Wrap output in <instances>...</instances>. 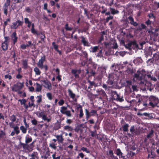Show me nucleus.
Segmentation results:
<instances>
[{"label":"nucleus","instance_id":"nucleus-1","mask_svg":"<svg viewBox=\"0 0 159 159\" xmlns=\"http://www.w3.org/2000/svg\"><path fill=\"white\" fill-rule=\"evenodd\" d=\"M148 99L149 101V105L153 108L159 103L158 98L155 96H150Z\"/></svg>","mask_w":159,"mask_h":159},{"label":"nucleus","instance_id":"nucleus-2","mask_svg":"<svg viewBox=\"0 0 159 159\" xmlns=\"http://www.w3.org/2000/svg\"><path fill=\"white\" fill-rule=\"evenodd\" d=\"M18 101L20 102L21 105L23 106V107L26 110H28L29 107H31L32 106H33L34 107H35V105L34 104V102H31V103H30V102H29L28 105L26 104V103L27 101L24 98H23L22 99H19Z\"/></svg>","mask_w":159,"mask_h":159},{"label":"nucleus","instance_id":"nucleus-3","mask_svg":"<svg viewBox=\"0 0 159 159\" xmlns=\"http://www.w3.org/2000/svg\"><path fill=\"white\" fill-rule=\"evenodd\" d=\"M85 114L86 115V118L87 120L91 116H95L96 115L97 116H98V114H97V111L95 110H92L90 112L87 109L85 110Z\"/></svg>","mask_w":159,"mask_h":159},{"label":"nucleus","instance_id":"nucleus-4","mask_svg":"<svg viewBox=\"0 0 159 159\" xmlns=\"http://www.w3.org/2000/svg\"><path fill=\"white\" fill-rule=\"evenodd\" d=\"M143 77V74L141 71L138 70L137 73L135 74L134 75L133 80H134V79L135 78L136 80L140 81V82L139 83L140 84H144V83L142 81Z\"/></svg>","mask_w":159,"mask_h":159},{"label":"nucleus","instance_id":"nucleus-5","mask_svg":"<svg viewBox=\"0 0 159 159\" xmlns=\"http://www.w3.org/2000/svg\"><path fill=\"white\" fill-rule=\"evenodd\" d=\"M23 83L17 82L16 84H14L11 87V89L13 91L17 92L19 90H20L23 87Z\"/></svg>","mask_w":159,"mask_h":159},{"label":"nucleus","instance_id":"nucleus-6","mask_svg":"<svg viewBox=\"0 0 159 159\" xmlns=\"http://www.w3.org/2000/svg\"><path fill=\"white\" fill-rule=\"evenodd\" d=\"M11 3V0H6L3 4L2 8V10L4 14L7 16L8 14V7L10 6Z\"/></svg>","mask_w":159,"mask_h":159},{"label":"nucleus","instance_id":"nucleus-7","mask_svg":"<svg viewBox=\"0 0 159 159\" xmlns=\"http://www.w3.org/2000/svg\"><path fill=\"white\" fill-rule=\"evenodd\" d=\"M112 97L114 100H116L117 102H122L124 101L123 96H121L118 94L116 91L112 93Z\"/></svg>","mask_w":159,"mask_h":159},{"label":"nucleus","instance_id":"nucleus-8","mask_svg":"<svg viewBox=\"0 0 159 159\" xmlns=\"http://www.w3.org/2000/svg\"><path fill=\"white\" fill-rule=\"evenodd\" d=\"M60 112L62 114L66 115L68 117H70L72 116L70 111L67 110V108L64 106H63L61 108Z\"/></svg>","mask_w":159,"mask_h":159},{"label":"nucleus","instance_id":"nucleus-9","mask_svg":"<svg viewBox=\"0 0 159 159\" xmlns=\"http://www.w3.org/2000/svg\"><path fill=\"white\" fill-rule=\"evenodd\" d=\"M20 146H21L24 150H26L28 152H30L32 151L33 148L30 145V144H25L20 142Z\"/></svg>","mask_w":159,"mask_h":159},{"label":"nucleus","instance_id":"nucleus-10","mask_svg":"<svg viewBox=\"0 0 159 159\" xmlns=\"http://www.w3.org/2000/svg\"><path fill=\"white\" fill-rule=\"evenodd\" d=\"M96 92L97 93V94L96 96H98V98L102 99V97L104 98L107 97V96L105 92L102 89L101 90L98 89L97 90Z\"/></svg>","mask_w":159,"mask_h":159},{"label":"nucleus","instance_id":"nucleus-11","mask_svg":"<svg viewBox=\"0 0 159 159\" xmlns=\"http://www.w3.org/2000/svg\"><path fill=\"white\" fill-rule=\"evenodd\" d=\"M46 61V57L45 55L41 57L37 63L38 66L41 69L43 68V63Z\"/></svg>","mask_w":159,"mask_h":159},{"label":"nucleus","instance_id":"nucleus-12","mask_svg":"<svg viewBox=\"0 0 159 159\" xmlns=\"http://www.w3.org/2000/svg\"><path fill=\"white\" fill-rule=\"evenodd\" d=\"M11 37L12 41L13 44L15 45L17 42L18 39L16 33V32H13L11 35Z\"/></svg>","mask_w":159,"mask_h":159},{"label":"nucleus","instance_id":"nucleus-13","mask_svg":"<svg viewBox=\"0 0 159 159\" xmlns=\"http://www.w3.org/2000/svg\"><path fill=\"white\" fill-rule=\"evenodd\" d=\"M81 39V43H82L84 46L89 47L90 46V43L87 40V38L82 36L80 37Z\"/></svg>","mask_w":159,"mask_h":159},{"label":"nucleus","instance_id":"nucleus-14","mask_svg":"<svg viewBox=\"0 0 159 159\" xmlns=\"http://www.w3.org/2000/svg\"><path fill=\"white\" fill-rule=\"evenodd\" d=\"M111 75L110 74L108 75V80L107 81V85H111L110 86H109L108 87L109 88H110L111 86H112L113 84H114V80L113 79V78H111Z\"/></svg>","mask_w":159,"mask_h":159},{"label":"nucleus","instance_id":"nucleus-15","mask_svg":"<svg viewBox=\"0 0 159 159\" xmlns=\"http://www.w3.org/2000/svg\"><path fill=\"white\" fill-rule=\"evenodd\" d=\"M132 82L131 80H126L122 84L125 87L129 88L131 90L130 87L132 85Z\"/></svg>","mask_w":159,"mask_h":159},{"label":"nucleus","instance_id":"nucleus-16","mask_svg":"<svg viewBox=\"0 0 159 159\" xmlns=\"http://www.w3.org/2000/svg\"><path fill=\"white\" fill-rule=\"evenodd\" d=\"M128 19L130 21V24L134 26H137L138 25V23L134 21V20L133 17L131 16H130L128 18Z\"/></svg>","mask_w":159,"mask_h":159},{"label":"nucleus","instance_id":"nucleus-17","mask_svg":"<svg viewBox=\"0 0 159 159\" xmlns=\"http://www.w3.org/2000/svg\"><path fill=\"white\" fill-rule=\"evenodd\" d=\"M55 137L56 138L57 142L58 143H63V141L64 140V139L63 137L62 134L57 135L55 136Z\"/></svg>","mask_w":159,"mask_h":159},{"label":"nucleus","instance_id":"nucleus-18","mask_svg":"<svg viewBox=\"0 0 159 159\" xmlns=\"http://www.w3.org/2000/svg\"><path fill=\"white\" fill-rule=\"evenodd\" d=\"M131 50H134L135 49H138L139 47L137 43L135 41H131Z\"/></svg>","mask_w":159,"mask_h":159},{"label":"nucleus","instance_id":"nucleus-19","mask_svg":"<svg viewBox=\"0 0 159 159\" xmlns=\"http://www.w3.org/2000/svg\"><path fill=\"white\" fill-rule=\"evenodd\" d=\"M8 43L3 42L2 44V49L4 51L7 50L8 49L9 45Z\"/></svg>","mask_w":159,"mask_h":159},{"label":"nucleus","instance_id":"nucleus-20","mask_svg":"<svg viewBox=\"0 0 159 159\" xmlns=\"http://www.w3.org/2000/svg\"><path fill=\"white\" fill-rule=\"evenodd\" d=\"M37 116L39 118H41L43 120L45 116L46 115L43 112L38 111L36 113Z\"/></svg>","mask_w":159,"mask_h":159},{"label":"nucleus","instance_id":"nucleus-21","mask_svg":"<svg viewBox=\"0 0 159 159\" xmlns=\"http://www.w3.org/2000/svg\"><path fill=\"white\" fill-rule=\"evenodd\" d=\"M116 154L119 157H120L121 158H123L124 159L125 156H123L122 155L123 154V153L120 150L119 148H117L116 151Z\"/></svg>","mask_w":159,"mask_h":159},{"label":"nucleus","instance_id":"nucleus-22","mask_svg":"<svg viewBox=\"0 0 159 159\" xmlns=\"http://www.w3.org/2000/svg\"><path fill=\"white\" fill-rule=\"evenodd\" d=\"M31 33L34 34H36L37 35H39V33L37 31L35 30L34 28V24H31Z\"/></svg>","mask_w":159,"mask_h":159},{"label":"nucleus","instance_id":"nucleus-23","mask_svg":"<svg viewBox=\"0 0 159 159\" xmlns=\"http://www.w3.org/2000/svg\"><path fill=\"white\" fill-rule=\"evenodd\" d=\"M78 72L79 73H80V70H77L75 69H72L71 70V73L72 74L74 75V76L75 77H79V75L77 73V72Z\"/></svg>","mask_w":159,"mask_h":159},{"label":"nucleus","instance_id":"nucleus-24","mask_svg":"<svg viewBox=\"0 0 159 159\" xmlns=\"http://www.w3.org/2000/svg\"><path fill=\"white\" fill-rule=\"evenodd\" d=\"M38 33H39V34L38 36H39L40 37L41 40L43 42H44V40L46 38L44 32H40Z\"/></svg>","mask_w":159,"mask_h":159},{"label":"nucleus","instance_id":"nucleus-25","mask_svg":"<svg viewBox=\"0 0 159 159\" xmlns=\"http://www.w3.org/2000/svg\"><path fill=\"white\" fill-rule=\"evenodd\" d=\"M129 127V126L128 124H125L122 127L123 131L124 132H128Z\"/></svg>","mask_w":159,"mask_h":159},{"label":"nucleus","instance_id":"nucleus-26","mask_svg":"<svg viewBox=\"0 0 159 159\" xmlns=\"http://www.w3.org/2000/svg\"><path fill=\"white\" fill-rule=\"evenodd\" d=\"M36 85L35 88L36 91L37 92H41L42 89V86L38 83H36Z\"/></svg>","mask_w":159,"mask_h":159},{"label":"nucleus","instance_id":"nucleus-27","mask_svg":"<svg viewBox=\"0 0 159 159\" xmlns=\"http://www.w3.org/2000/svg\"><path fill=\"white\" fill-rule=\"evenodd\" d=\"M68 92L69 93V95L70 98L74 99L75 96V94L73 93L72 91L70 89H68Z\"/></svg>","mask_w":159,"mask_h":159},{"label":"nucleus","instance_id":"nucleus-28","mask_svg":"<svg viewBox=\"0 0 159 159\" xmlns=\"http://www.w3.org/2000/svg\"><path fill=\"white\" fill-rule=\"evenodd\" d=\"M22 61L24 69H26L28 67L27 61L26 60H23Z\"/></svg>","mask_w":159,"mask_h":159},{"label":"nucleus","instance_id":"nucleus-29","mask_svg":"<svg viewBox=\"0 0 159 159\" xmlns=\"http://www.w3.org/2000/svg\"><path fill=\"white\" fill-rule=\"evenodd\" d=\"M110 10L111 11V13L113 15L116 14H118L119 13V11H118L116 10L113 8H110Z\"/></svg>","mask_w":159,"mask_h":159},{"label":"nucleus","instance_id":"nucleus-30","mask_svg":"<svg viewBox=\"0 0 159 159\" xmlns=\"http://www.w3.org/2000/svg\"><path fill=\"white\" fill-rule=\"evenodd\" d=\"M32 140V139L31 137L29 136H26L25 137V144L31 142Z\"/></svg>","mask_w":159,"mask_h":159},{"label":"nucleus","instance_id":"nucleus-31","mask_svg":"<svg viewBox=\"0 0 159 159\" xmlns=\"http://www.w3.org/2000/svg\"><path fill=\"white\" fill-rule=\"evenodd\" d=\"M88 81L89 83V85L88 87V88L90 89L92 88L93 86H94L95 87L97 86V84H95L93 81H91L89 80Z\"/></svg>","mask_w":159,"mask_h":159},{"label":"nucleus","instance_id":"nucleus-32","mask_svg":"<svg viewBox=\"0 0 159 159\" xmlns=\"http://www.w3.org/2000/svg\"><path fill=\"white\" fill-rule=\"evenodd\" d=\"M125 47L129 50H131V41L129 42L128 44L125 45Z\"/></svg>","mask_w":159,"mask_h":159},{"label":"nucleus","instance_id":"nucleus-33","mask_svg":"<svg viewBox=\"0 0 159 159\" xmlns=\"http://www.w3.org/2000/svg\"><path fill=\"white\" fill-rule=\"evenodd\" d=\"M64 129L65 130H67L68 131H72L73 130L72 127L69 125H66L64 126Z\"/></svg>","mask_w":159,"mask_h":159},{"label":"nucleus","instance_id":"nucleus-34","mask_svg":"<svg viewBox=\"0 0 159 159\" xmlns=\"http://www.w3.org/2000/svg\"><path fill=\"white\" fill-rule=\"evenodd\" d=\"M153 21L152 22V21H151L149 19L145 22V23L148 26H149L150 27L152 28L151 25L152 23H153Z\"/></svg>","mask_w":159,"mask_h":159},{"label":"nucleus","instance_id":"nucleus-35","mask_svg":"<svg viewBox=\"0 0 159 159\" xmlns=\"http://www.w3.org/2000/svg\"><path fill=\"white\" fill-rule=\"evenodd\" d=\"M13 128L16 134L17 135L20 133V131L19 129V128L18 126H16L13 127Z\"/></svg>","mask_w":159,"mask_h":159},{"label":"nucleus","instance_id":"nucleus-36","mask_svg":"<svg viewBox=\"0 0 159 159\" xmlns=\"http://www.w3.org/2000/svg\"><path fill=\"white\" fill-rule=\"evenodd\" d=\"M34 71L35 72V74L37 75H40L41 72L39 69L37 67H35L34 69Z\"/></svg>","mask_w":159,"mask_h":159},{"label":"nucleus","instance_id":"nucleus-37","mask_svg":"<svg viewBox=\"0 0 159 159\" xmlns=\"http://www.w3.org/2000/svg\"><path fill=\"white\" fill-rule=\"evenodd\" d=\"M20 129L23 134H25L27 132V129L23 126H21L20 127Z\"/></svg>","mask_w":159,"mask_h":159},{"label":"nucleus","instance_id":"nucleus-38","mask_svg":"<svg viewBox=\"0 0 159 159\" xmlns=\"http://www.w3.org/2000/svg\"><path fill=\"white\" fill-rule=\"evenodd\" d=\"M56 145V143L55 144L54 143L52 142L50 143L49 146L52 148L56 150L57 148Z\"/></svg>","mask_w":159,"mask_h":159},{"label":"nucleus","instance_id":"nucleus-39","mask_svg":"<svg viewBox=\"0 0 159 159\" xmlns=\"http://www.w3.org/2000/svg\"><path fill=\"white\" fill-rule=\"evenodd\" d=\"M46 85L47 86H45V88H47L50 90L52 89V87L51 83L48 81L47 84H46Z\"/></svg>","mask_w":159,"mask_h":159},{"label":"nucleus","instance_id":"nucleus-40","mask_svg":"<svg viewBox=\"0 0 159 159\" xmlns=\"http://www.w3.org/2000/svg\"><path fill=\"white\" fill-rule=\"evenodd\" d=\"M152 84L150 83H146L145 84V85L146 86H148V87L147 88L148 90H149L150 91H151L152 90V89L151 88L150 86H151Z\"/></svg>","mask_w":159,"mask_h":159},{"label":"nucleus","instance_id":"nucleus-41","mask_svg":"<svg viewBox=\"0 0 159 159\" xmlns=\"http://www.w3.org/2000/svg\"><path fill=\"white\" fill-rule=\"evenodd\" d=\"M57 154L56 152H55L52 155V157L53 159H60L61 156L60 155L58 156L57 157H56V154Z\"/></svg>","mask_w":159,"mask_h":159},{"label":"nucleus","instance_id":"nucleus-42","mask_svg":"<svg viewBox=\"0 0 159 159\" xmlns=\"http://www.w3.org/2000/svg\"><path fill=\"white\" fill-rule=\"evenodd\" d=\"M5 133L3 131V130H1L0 131V139H3L5 137Z\"/></svg>","mask_w":159,"mask_h":159},{"label":"nucleus","instance_id":"nucleus-43","mask_svg":"<svg viewBox=\"0 0 159 159\" xmlns=\"http://www.w3.org/2000/svg\"><path fill=\"white\" fill-rule=\"evenodd\" d=\"M18 26L17 25V22H16L12 23V25L11 26V28L12 29H16L17 28Z\"/></svg>","mask_w":159,"mask_h":159},{"label":"nucleus","instance_id":"nucleus-44","mask_svg":"<svg viewBox=\"0 0 159 159\" xmlns=\"http://www.w3.org/2000/svg\"><path fill=\"white\" fill-rule=\"evenodd\" d=\"M37 98L38 99L37 100L36 102L39 104L42 101V96L41 95H40L39 96H38Z\"/></svg>","mask_w":159,"mask_h":159},{"label":"nucleus","instance_id":"nucleus-45","mask_svg":"<svg viewBox=\"0 0 159 159\" xmlns=\"http://www.w3.org/2000/svg\"><path fill=\"white\" fill-rule=\"evenodd\" d=\"M16 116L14 115H13L11 116L10 120L12 122H14L16 120Z\"/></svg>","mask_w":159,"mask_h":159},{"label":"nucleus","instance_id":"nucleus-46","mask_svg":"<svg viewBox=\"0 0 159 159\" xmlns=\"http://www.w3.org/2000/svg\"><path fill=\"white\" fill-rule=\"evenodd\" d=\"M4 78L5 79H8L9 80H10L12 79V76L10 73H8L4 75Z\"/></svg>","mask_w":159,"mask_h":159},{"label":"nucleus","instance_id":"nucleus-47","mask_svg":"<svg viewBox=\"0 0 159 159\" xmlns=\"http://www.w3.org/2000/svg\"><path fill=\"white\" fill-rule=\"evenodd\" d=\"M46 96L48 99L51 100L52 99V95L50 93H46Z\"/></svg>","mask_w":159,"mask_h":159},{"label":"nucleus","instance_id":"nucleus-48","mask_svg":"<svg viewBox=\"0 0 159 159\" xmlns=\"http://www.w3.org/2000/svg\"><path fill=\"white\" fill-rule=\"evenodd\" d=\"M11 21V19L10 18H8L4 22L3 27L5 28L6 26L7 25V22Z\"/></svg>","mask_w":159,"mask_h":159},{"label":"nucleus","instance_id":"nucleus-49","mask_svg":"<svg viewBox=\"0 0 159 159\" xmlns=\"http://www.w3.org/2000/svg\"><path fill=\"white\" fill-rule=\"evenodd\" d=\"M148 17L149 19L152 18L153 19L154 21H155L156 17L153 14V13H150L148 14Z\"/></svg>","mask_w":159,"mask_h":159},{"label":"nucleus","instance_id":"nucleus-50","mask_svg":"<svg viewBox=\"0 0 159 159\" xmlns=\"http://www.w3.org/2000/svg\"><path fill=\"white\" fill-rule=\"evenodd\" d=\"M65 28L66 31H71L72 30V28L71 27H69L68 26V24L66 23L65 26Z\"/></svg>","mask_w":159,"mask_h":159},{"label":"nucleus","instance_id":"nucleus-51","mask_svg":"<svg viewBox=\"0 0 159 159\" xmlns=\"http://www.w3.org/2000/svg\"><path fill=\"white\" fill-rule=\"evenodd\" d=\"M154 131L152 129L149 133L147 135V138L148 139L150 138L153 135Z\"/></svg>","mask_w":159,"mask_h":159},{"label":"nucleus","instance_id":"nucleus-52","mask_svg":"<svg viewBox=\"0 0 159 159\" xmlns=\"http://www.w3.org/2000/svg\"><path fill=\"white\" fill-rule=\"evenodd\" d=\"M49 156L50 154L47 152L44 155L42 156L41 157L44 158V159H47Z\"/></svg>","mask_w":159,"mask_h":159},{"label":"nucleus","instance_id":"nucleus-53","mask_svg":"<svg viewBox=\"0 0 159 159\" xmlns=\"http://www.w3.org/2000/svg\"><path fill=\"white\" fill-rule=\"evenodd\" d=\"M52 45L55 51L57 50L58 49V46L56 44L55 42H53Z\"/></svg>","mask_w":159,"mask_h":159},{"label":"nucleus","instance_id":"nucleus-54","mask_svg":"<svg viewBox=\"0 0 159 159\" xmlns=\"http://www.w3.org/2000/svg\"><path fill=\"white\" fill-rule=\"evenodd\" d=\"M81 149L83 151H85L87 153H89L90 152V151L86 148L83 147Z\"/></svg>","mask_w":159,"mask_h":159},{"label":"nucleus","instance_id":"nucleus-55","mask_svg":"<svg viewBox=\"0 0 159 159\" xmlns=\"http://www.w3.org/2000/svg\"><path fill=\"white\" fill-rule=\"evenodd\" d=\"M74 130L75 131V132H76L77 133H78L80 132V133H81L82 132V130L80 129V128L79 127H76L75 129Z\"/></svg>","mask_w":159,"mask_h":159},{"label":"nucleus","instance_id":"nucleus-56","mask_svg":"<svg viewBox=\"0 0 159 159\" xmlns=\"http://www.w3.org/2000/svg\"><path fill=\"white\" fill-rule=\"evenodd\" d=\"M84 115V113L82 109H80V114L79 115V117L80 118H82Z\"/></svg>","mask_w":159,"mask_h":159},{"label":"nucleus","instance_id":"nucleus-57","mask_svg":"<svg viewBox=\"0 0 159 159\" xmlns=\"http://www.w3.org/2000/svg\"><path fill=\"white\" fill-rule=\"evenodd\" d=\"M127 70L128 73H129L132 74L134 72L133 69L130 67H128Z\"/></svg>","mask_w":159,"mask_h":159},{"label":"nucleus","instance_id":"nucleus-58","mask_svg":"<svg viewBox=\"0 0 159 159\" xmlns=\"http://www.w3.org/2000/svg\"><path fill=\"white\" fill-rule=\"evenodd\" d=\"M141 26V30H143L144 29L146 30L147 29V26L143 24H141L140 25Z\"/></svg>","mask_w":159,"mask_h":159},{"label":"nucleus","instance_id":"nucleus-59","mask_svg":"<svg viewBox=\"0 0 159 159\" xmlns=\"http://www.w3.org/2000/svg\"><path fill=\"white\" fill-rule=\"evenodd\" d=\"M98 49V46H96L92 48V52H95L97 51V50Z\"/></svg>","mask_w":159,"mask_h":159},{"label":"nucleus","instance_id":"nucleus-60","mask_svg":"<svg viewBox=\"0 0 159 159\" xmlns=\"http://www.w3.org/2000/svg\"><path fill=\"white\" fill-rule=\"evenodd\" d=\"M113 19V16H110L109 17H107L106 19L105 22L106 23H107L110 20H112Z\"/></svg>","mask_w":159,"mask_h":159},{"label":"nucleus","instance_id":"nucleus-61","mask_svg":"<svg viewBox=\"0 0 159 159\" xmlns=\"http://www.w3.org/2000/svg\"><path fill=\"white\" fill-rule=\"evenodd\" d=\"M61 125L60 124H58L56 125L55 126V129L57 130L60 129L61 127Z\"/></svg>","mask_w":159,"mask_h":159},{"label":"nucleus","instance_id":"nucleus-62","mask_svg":"<svg viewBox=\"0 0 159 159\" xmlns=\"http://www.w3.org/2000/svg\"><path fill=\"white\" fill-rule=\"evenodd\" d=\"M31 123L33 125H36L37 124V121L35 119H34L31 120Z\"/></svg>","mask_w":159,"mask_h":159},{"label":"nucleus","instance_id":"nucleus-63","mask_svg":"<svg viewBox=\"0 0 159 159\" xmlns=\"http://www.w3.org/2000/svg\"><path fill=\"white\" fill-rule=\"evenodd\" d=\"M91 133V135L93 137L94 136H95L96 135V134L97 133V131L96 130H95L94 131H92L90 132Z\"/></svg>","mask_w":159,"mask_h":159},{"label":"nucleus","instance_id":"nucleus-64","mask_svg":"<svg viewBox=\"0 0 159 159\" xmlns=\"http://www.w3.org/2000/svg\"><path fill=\"white\" fill-rule=\"evenodd\" d=\"M64 103V101L63 99H61L58 102V103L59 106L62 105Z\"/></svg>","mask_w":159,"mask_h":159}]
</instances>
